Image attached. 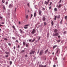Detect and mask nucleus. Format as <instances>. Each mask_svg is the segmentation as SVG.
Instances as JSON below:
<instances>
[{"mask_svg": "<svg viewBox=\"0 0 67 67\" xmlns=\"http://www.w3.org/2000/svg\"><path fill=\"white\" fill-rule=\"evenodd\" d=\"M4 24V23L3 22H2V24Z\"/></svg>", "mask_w": 67, "mask_h": 67, "instance_id": "obj_51", "label": "nucleus"}, {"mask_svg": "<svg viewBox=\"0 0 67 67\" xmlns=\"http://www.w3.org/2000/svg\"><path fill=\"white\" fill-rule=\"evenodd\" d=\"M62 22H63V20L62 19L61 21H60V24H62Z\"/></svg>", "mask_w": 67, "mask_h": 67, "instance_id": "obj_27", "label": "nucleus"}, {"mask_svg": "<svg viewBox=\"0 0 67 67\" xmlns=\"http://www.w3.org/2000/svg\"><path fill=\"white\" fill-rule=\"evenodd\" d=\"M33 16V14H31V16L30 17L31 18H32V17Z\"/></svg>", "mask_w": 67, "mask_h": 67, "instance_id": "obj_40", "label": "nucleus"}, {"mask_svg": "<svg viewBox=\"0 0 67 67\" xmlns=\"http://www.w3.org/2000/svg\"><path fill=\"white\" fill-rule=\"evenodd\" d=\"M28 18V15H27V16H26V19H27Z\"/></svg>", "mask_w": 67, "mask_h": 67, "instance_id": "obj_53", "label": "nucleus"}, {"mask_svg": "<svg viewBox=\"0 0 67 67\" xmlns=\"http://www.w3.org/2000/svg\"><path fill=\"white\" fill-rule=\"evenodd\" d=\"M42 10H43V11H44V10H45V9L44 8H42Z\"/></svg>", "mask_w": 67, "mask_h": 67, "instance_id": "obj_24", "label": "nucleus"}, {"mask_svg": "<svg viewBox=\"0 0 67 67\" xmlns=\"http://www.w3.org/2000/svg\"><path fill=\"white\" fill-rule=\"evenodd\" d=\"M31 41H32V40L31 39H30L29 40V42H30Z\"/></svg>", "mask_w": 67, "mask_h": 67, "instance_id": "obj_50", "label": "nucleus"}, {"mask_svg": "<svg viewBox=\"0 0 67 67\" xmlns=\"http://www.w3.org/2000/svg\"><path fill=\"white\" fill-rule=\"evenodd\" d=\"M66 32H67L66 31H65L63 33H64V34H66Z\"/></svg>", "mask_w": 67, "mask_h": 67, "instance_id": "obj_34", "label": "nucleus"}, {"mask_svg": "<svg viewBox=\"0 0 67 67\" xmlns=\"http://www.w3.org/2000/svg\"><path fill=\"white\" fill-rule=\"evenodd\" d=\"M35 38L33 40H32L31 42V43H33V42H34V41H35Z\"/></svg>", "mask_w": 67, "mask_h": 67, "instance_id": "obj_13", "label": "nucleus"}, {"mask_svg": "<svg viewBox=\"0 0 67 67\" xmlns=\"http://www.w3.org/2000/svg\"><path fill=\"white\" fill-rule=\"evenodd\" d=\"M61 2H62V0H60L59 2V3H61Z\"/></svg>", "mask_w": 67, "mask_h": 67, "instance_id": "obj_54", "label": "nucleus"}, {"mask_svg": "<svg viewBox=\"0 0 67 67\" xmlns=\"http://www.w3.org/2000/svg\"><path fill=\"white\" fill-rule=\"evenodd\" d=\"M57 46V45H55L53 47V49H54L55 48V47H56Z\"/></svg>", "mask_w": 67, "mask_h": 67, "instance_id": "obj_12", "label": "nucleus"}, {"mask_svg": "<svg viewBox=\"0 0 67 67\" xmlns=\"http://www.w3.org/2000/svg\"><path fill=\"white\" fill-rule=\"evenodd\" d=\"M40 38H41V37H40L38 38V41H39L40 40Z\"/></svg>", "mask_w": 67, "mask_h": 67, "instance_id": "obj_46", "label": "nucleus"}, {"mask_svg": "<svg viewBox=\"0 0 67 67\" xmlns=\"http://www.w3.org/2000/svg\"><path fill=\"white\" fill-rule=\"evenodd\" d=\"M35 29H34L32 30V32H31V33L32 34H34L35 33Z\"/></svg>", "mask_w": 67, "mask_h": 67, "instance_id": "obj_4", "label": "nucleus"}, {"mask_svg": "<svg viewBox=\"0 0 67 67\" xmlns=\"http://www.w3.org/2000/svg\"><path fill=\"white\" fill-rule=\"evenodd\" d=\"M10 65H11L12 64V62L11 61L10 62Z\"/></svg>", "mask_w": 67, "mask_h": 67, "instance_id": "obj_36", "label": "nucleus"}, {"mask_svg": "<svg viewBox=\"0 0 67 67\" xmlns=\"http://www.w3.org/2000/svg\"><path fill=\"white\" fill-rule=\"evenodd\" d=\"M8 44L9 46H11V44L10 43H9Z\"/></svg>", "mask_w": 67, "mask_h": 67, "instance_id": "obj_43", "label": "nucleus"}, {"mask_svg": "<svg viewBox=\"0 0 67 67\" xmlns=\"http://www.w3.org/2000/svg\"><path fill=\"white\" fill-rule=\"evenodd\" d=\"M14 49H15V46L14 47Z\"/></svg>", "mask_w": 67, "mask_h": 67, "instance_id": "obj_49", "label": "nucleus"}, {"mask_svg": "<svg viewBox=\"0 0 67 67\" xmlns=\"http://www.w3.org/2000/svg\"><path fill=\"white\" fill-rule=\"evenodd\" d=\"M51 9V6H50L49 7V9Z\"/></svg>", "mask_w": 67, "mask_h": 67, "instance_id": "obj_58", "label": "nucleus"}, {"mask_svg": "<svg viewBox=\"0 0 67 67\" xmlns=\"http://www.w3.org/2000/svg\"><path fill=\"white\" fill-rule=\"evenodd\" d=\"M58 50H57V52H56V54H57L58 53Z\"/></svg>", "mask_w": 67, "mask_h": 67, "instance_id": "obj_52", "label": "nucleus"}, {"mask_svg": "<svg viewBox=\"0 0 67 67\" xmlns=\"http://www.w3.org/2000/svg\"><path fill=\"white\" fill-rule=\"evenodd\" d=\"M25 52V51L23 50V51H21V53H23V52Z\"/></svg>", "mask_w": 67, "mask_h": 67, "instance_id": "obj_39", "label": "nucleus"}, {"mask_svg": "<svg viewBox=\"0 0 67 67\" xmlns=\"http://www.w3.org/2000/svg\"><path fill=\"white\" fill-rule=\"evenodd\" d=\"M48 49H47V50H46V51H45L44 54H46L47 53V52H48Z\"/></svg>", "mask_w": 67, "mask_h": 67, "instance_id": "obj_9", "label": "nucleus"}, {"mask_svg": "<svg viewBox=\"0 0 67 67\" xmlns=\"http://www.w3.org/2000/svg\"><path fill=\"white\" fill-rule=\"evenodd\" d=\"M5 57H6L7 58V57H9V55H6L5 56Z\"/></svg>", "mask_w": 67, "mask_h": 67, "instance_id": "obj_25", "label": "nucleus"}, {"mask_svg": "<svg viewBox=\"0 0 67 67\" xmlns=\"http://www.w3.org/2000/svg\"><path fill=\"white\" fill-rule=\"evenodd\" d=\"M52 54H53V55H54V52H53L52 53Z\"/></svg>", "mask_w": 67, "mask_h": 67, "instance_id": "obj_63", "label": "nucleus"}, {"mask_svg": "<svg viewBox=\"0 0 67 67\" xmlns=\"http://www.w3.org/2000/svg\"><path fill=\"white\" fill-rule=\"evenodd\" d=\"M0 19H1V20L2 19V17L0 16Z\"/></svg>", "mask_w": 67, "mask_h": 67, "instance_id": "obj_45", "label": "nucleus"}, {"mask_svg": "<svg viewBox=\"0 0 67 67\" xmlns=\"http://www.w3.org/2000/svg\"><path fill=\"white\" fill-rule=\"evenodd\" d=\"M40 52V50H38V52H37V54H38V53H39V52Z\"/></svg>", "mask_w": 67, "mask_h": 67, "instance_id": "obj_47", "label": "nucleus"}, {"mask_svg": "<svg viewBox=\"0 0 67 67\" xmlns=\"http://www.w3.org/2000/svg\"><path fill=\"white\" fill-rule=\"evenodd\" d=\"M52 2H50L49 4V5L51 6V5H52Z\"/></svg>", "mask_w": 67, "mask_h": 67, "instance_id": "obj_22", "label": "nucleus"}, {"mask_svg": "<svg viewBox=\"0 0 67 67\" xmlns=\"http://www.w3.org/2000/svg\"><path fill=\"white\" fill-rule=\"evenodd\" d=\"M27 11L28 12H30V11L29 10H28Z\"/></svg>", "mask_w": 67, "mask_h": 67, "instance_id": "obj_64", "label": "nucleus"}, {"mask_svg": "<svg viewBox=\"0 0 67 67\" xmlns=\"http://www.w3.org/2000/svg\"><path fill=\"white\" fill-rule=\"evenodd\" d=\"M3 25H0V27H1V26H3Z\"/></svg>", "mask_w": 67, "mask_h": 67, "instance_id": "obj_55", "label": "nucleus"}, {"mask_svg": "<svg viewBox=\"0 0 67 67\" xmlns=\"http://www.w3.org/2000/svg\"><path fill=\"white\" fill-rule=\"evenodd\" d=\"M51 24L52 25H54V22H53V20L52 21Z\"/></svg>", "mask_w": 67, "mask_h": 67, "instance_id": "obj_17", "label": "nucleus"}, {"mask_svg": "<svg viewBox=\"0 0 67 67\" xmlns=\"http://www.w3.org/2000/svg\"><path fill=\"white\" fill-rule=\"evenodd\" d=\"M57 29H55L54 30V32H55V33L56 32H57Z\"/></svg>", "mask_w": 67, "mask_h": 67, "instance_id": "obj_20", "label": "nucleus"}, {"mask_svg": "<svg viewBox=\"0 0 67 67\" xmlns=\"http://www.w3.org/2000/svg\"><path fill=\"white\" fill-rule=\"evenodd\" d=\"M29 24H27L26 25H25L24 26V29H27V28H28V26H29Z\"/></svg>", "mask_w": 67, "mask_h": 67, "instance_id": "obj_3", "label": "nucleus"}, {"mask_svg": "<svg viewBox=\"0 0 67 67\" xmlns=\"http://www.w3.org/2000/svg\"><path fill=\"white\" fill-rule=\"evenodd\" d=\"M58 37L59 38H60V35H59L58 36Z\"/></svg>", "mask_w": 67, "mask_h": 67, "instance_id": "obj_33", "label": "nucleus"}, {"mask_svg": "<svg viewBox=\"0 0 67 67\" xmlns=\"http://www.w3.org/2000/svg\"><path fill=\"white\" fill-rule=\"evenodd\" d=\"M19 24H21V22H19Z\"/></svg>", "mask_w": 67, "mask_h": 67, "instance_id": "obj_62", "label": "nucleus"}, {"mask_svg": "<svg viewBox=\"0 0 67 67\" xmlns=\"http://www.w3.org/2000/svg\"><path fill=\"white\" fill-rule=\"evenodd\" d=\"M12 38L13 40H15V38L14 37H12Z\"/></svg>", "mask_w": 67, "mask_h": 67, "instance_id": "obj_28", "label": "nucleus"}, {"mask_svg": "<svg viewBox=\"0 0 67 67\" xmlns=\"http://www.w3.org/2000/svg\"><path fill=\"white\" fill-rule=\"evenodd\" d=\"M57 18V16H54V20H56Z\"/></svg>", "mask_w": 67, "mask_h": 67, "instance_id": "obj_16", "label": "nucleus"}, {"mask_svg": "<svg viewBox=\"0 0 67 67\" xmlns=\"http://www.w3.org/2000/svg\"><path fill=\"white\" fill-rule=\"evenodd\" d=\"M16 42H17L18 43L19 42V41H18V40H16Z\"/></svg>", "mask_w": 67, "mask_h": 67, "instance_id": "obj_61", "label": "nucleus"}, {"mask_svg": "<svg viewBox=\"0 0 67 67\" xmlns=\"http://www.w3.org/2000/svg\"><path fill=\"white\" fill-rule=\"evenodd\" d=\"M20 32L21 34H23V33H24V32L23 31V30H22L21 29H20Z\"/></svg>", "mask_w": 67, "mask_h": 67, "instance_id": "obj_6", "label": "nucleus"}, {"mask_svg": "<svg viewBox=\"0 0 67 67\" xmlns=\"http://www.w3.org/2000/svg\"><path fill=\"white\" fill-rule=\"evenodd\" d=\"M25 57H27V54H26V55H25Z\"/></svg>", "mask_w": 67, "mask_h": 67, "instance_id": "obj_60", "label": "nucleus"}, {"mask_svg": "<svg viewBox=\"0 0 67 67\" xmlns=\"http://www.w3.org/2000/svg\"><path fill=\"white\" fill-rule=\"evenodd\" d=\"M20 46H19V45H18V48H20Z\"/></svg>", "mask_w": 67, "mask_h": 67, "instance_id": "obj_42", "label": "nucleus"}, {"mask_svg": "<svg viewBox=\"0 0 67 67\" xmlns=\"http://www.w3.org/2000/svg\"><path fill=\"white\" fill-rule=\"evenodd\" d=\"M9 8H11L12 7H13V5L12 4H10L9 5Z\"/></svg>", "mask_w": 67, "mask_h": 67, "instance_id": "obj_7", "label": "nucleus"}, {"mask_svg": "<svg viewBox=\"0 0 67 67\" xmlns=\"http://www.w3.org/2000/svg\"><path fill=\"white\" fill-rule=\"evenodd\" d=\"M16 8H15V12L16 11Z\"/></svg>", "mask_w": 67, "mask_h": 67, "instance_id": "obj_44", "label": "nucleus"}, {"mask_svg": "<svg viewBox=\"0 0 67 67\" xmlns=\"http://www.w3.org/2000/svg\"><path fill=\"white\" fill-rule=\"evenodd\" d=\"M8 2H6V3H5V4H6V5H7L8 4Z\"/></svg>", "mask_w": 67, "mask_h": 67, "instance_id": "obj_41", "label": "nucleus"}, {"mask_svg": "<svg viewBox=\"0 0 67 67\" xmlns=\"http://www.w3.org/2000/svg\"><path fill=\"white\" fill-rule=\"evenodd\" d=\"M60 17V15H59L58 16L57 18L58 19H59Z\"/></svg>", "mask_w": 67, "mask_h": 67, "instance_id": "obj_19", "label": "nucleus"}, {"mask_svg": "<svg viewBox=\"0 0 67 67\" xmlns=\"http://www.w3.org/2000/svg\"><path fill=\"white\" fill-rule=\"evenodd\" d=\"M31 52H32V54H34V53H35V51H31Z\"/></svg>", "mask_w": 67, "mask_h": 67, "instance_id": "obj_32", "label": "nucleus"}, {"mask_svg": "<svg viewBox=\"0 0 67 67\" xmlns=\"http://www.w3.org/2000/svg\"><path fill=\"white\" fill-rule=\"evenodd\" d=\"M32 54V51L30 53V54Z\"/></svg>", "mask_w": 67, "mask_h": 67, "instance_id": "obj_57", "label": "nucleus"}, {"mask_svg": "<svg viewBox=\"0 0 67 67\" xmlns=\"http://www.w3.org/2000/svg\"><path fill=\"white\" fill-rule=\"evenodd\" d=\"M26 47H28V45L27 44H26Z\"/></svg>", "mask_w": 67, "mask_h": 67, "instance_id": "obj_48", "label": "nucleus"}, {"mask_svg": "<svg viewBox=\"0 0 67 67\" xmlns=\"http://www.w3.org/2000/svg\"><path fill=\"white\" fill-rule=\"evenodd\" d=\"M44 25H46V22H45L44 23Z\"/></svg>", "mask_w": 67, "mask_h": 67, "instance_id": "obj_31", "label": "nucleus"}, {"mask_svg": "<svg viewBox=\"0 0 67 67\" xmlns=\"http://www.w3.org/2000/svg\"><path fill=\"white\" fill-rule=\"evenodd\" d=\"M42 20L43 21H45V20H46V18L44 16L42 18Z\"/></svg>", "mask_w": 67, "mask_h": 67, "instance_id": "obj_10", "label": "nucleus"}, {"mask_svg": "<svg viewBox=\"0 0 67 67\" xmlns=\"http://www.w3.org/2000/svg\"><path fill=\"white\" fill-rule=\"evenodd\" d=\"M43 53H44L43 50H41V51L40 52V54L42 55L43 54Z\"/></svg>", "mask_w": 67, "mask_h": 67, "instance_id": "obj_8", "label": "nucleus"}, {"mask_svg": "<svg viewBox=\"0 0 67 67\" xmlns=\"http://www.w3.org/2000/svg\"><path fill=\"white\" fill-rule=\"evenodd\" d=\"M36 12H35L34 13V17H35V16H36Z\"/></svg>", "mask_w": 67, "mask_h": 67, "instance_id": "obj_18", "label": "nucleus"}, {"mask_svg": "<svg viewBox=\"0 0 67 67\" xmlns=\"http://www.w3.org/2000/svg\"><path fill=\"white\" fill-rule=\"evenodd\" d=\"M54 10L55 12L56 11H57V8H54Z\"/></svg>", "mask_w": 67, "mask_h": 67, "instance_id": "obj_15", "label": "nucleus"}, {"mask_svg": "<svg viewBox=\"0 0 67 67\" xmlns=\"http://www.w3.org/2000/svg\"><path fill=\"white\" fill-rule=\"evenodd\" d=\"M42 13H41V10L39 11V15H41V14Z\"/></svg>", "mask_w": 67, "mask_h": 67, "instance_id": "obj_21", "label": "nucleus"}, {"mask_svg": "<svg viewBox=\"0 0 67 67\" xmlns=\"http://www.w3.org/2000/svg\"><path fill=\"white\" fill-rule=\"evenodd\" d=\"M3 8L4 10H5V6H3Z\"/></svg>", "mask_w": 67, "mask_h": 67, "instance_id": "obj_29", "label": "nucleus"}, {"mask_svg": "<svg viewBox=\"0 0 67 67\" xmlns=\"http://www.w3.org/2000/svg\"><path fill=\"white\" fill-rule=\"evenodd\" d=\"M13 27L14 29V30L15 29V26H13Z\"/></svg>", "mask_w": 67, "mask_h": 67, "instance_id": "obj_26", "label": "nucleus"}, {"mask_svg": "<svg viewBox=\"0 0 67 67\" xmlns=\"http://www.w3.org/2000/svg\"><path fill=\"white\" fill-rule=\"evenodd\" d=\"M50 1L49 0H48V1H47H47H45L44 2V3L45 4H46V5L48 4V3H49V2Z\"/></svg>", "mask_w": 67, "mask_h": 67, "instance_id": "obj_2", "label": "nucleus"}, {"mask_svg": "<svg viewBox=\"0 0 67 67\" xmlns=\"http://www.w3.org/2000/svg\"><path fill=\"white\" fill-rule=\"evenodd\" d=\"M57 42H60V40H59L58 41H57Z\"/></svg>", "mask_w": 67, "mask_h": 67, "instance_id": "obj_23", "label": "nucleus"}, {"mask_svg": "<svg viewBox=\"0 0 67 67\" xmlns=\"http://www.w3.org/2000/svg\"><path fill=\"white\" fill-rule=\"evenodd\" d=\"M59 35V34L57 33L56 32L55 34H54L53 35V36H58Z\"/></svg>", "mask_w": 67, "mask_h": 67, "instance_id": "obj_1", "label": "nucleus"}, {"mask_svg": "<svg viewBox=\"0 0 67 67\" xmlns=\"http://www.w3.org/2000/svg\"><path fill=\"white\" fill-rule=\"evenodd\" d=\"M26 44V43L24 41L23 42V44L24 46H25V44Z\"/></svg>", "mask_w": 67, "mask_h": 67, "instance_id": "obj_14", "label": "nucleus"}, {"mask_svg": "<svg viewBox=\"0 0 67 67\" xmlns=\"http://www.w3.org/2000/svg\"><path fill=\"white\" fill-rule=\"evenodd\" d=\"M53 67H56V65H53Z\"/></svg>", "mask_w": 67, "mask_h": 67, "instance_id": "obj_56", "label": "nucleus"}, {"mask_svg": "<svg viewBox=\"0 0 67 67\" xmlns=\"http://www.w3.org/2000/svg\"><path fill=\"white\" fill-rule=\"evenodd\" d=\"M63 6V5L61 4H60L58 6V8H60L61 7H62Z\"/></svg>", "mask_w": 67, "mask_h": 67, "instance_id": "obj_11", "label": "nucleus"}, {"mask_svg": "<svg viewBox=\"0 0 67 67\" xmlns=\"http://www.w3.org/2000/svg\"><path fill=\"white\" fill-rule=\"evenodd\" d=\"M5 53L7 54H9V52H6Z\"/></svg>", "mask_w": 67, "mask_h": 67, "instance_id": "obj_35", "label": "nucleus"}, {"mask_svg": "<svg viewBox=\"0 0 67 67\" xmlns=\"http://www.w3.org/2000/svg\"><path fill=\"white\" fill-rule=\"evenodd\" d=\"M2 2H3V3H4L5 2V1L3 0H2Z\"/></svg>", "mask_w": 67, "mask_h": 67, "instance_id": "obj_30", "label": "nucleus"}, {"mask_svg": "<svg viewBox=\"0 0 67 67\" xmlns=\"http://www.w3.org/2000/svg\"><path fill=\"white\" fill-rule=\"evenodd\" d=\"M46 66L47 65H45L44 66L42 65H39V67H46Z\"/></svg>", "mask_w": 67, "mask_h": 67, "instance_id": "obj_5", "label": "nucleus"}, {"mask_svg": "<svg viewBox=\"0 0 67 67\" xmlns=\"http://www.w3.org/2000/svg\"><path fill=\"white\" fill-rule=\"evenodd\" d=\"M4 39L5 41H8V40H7V38H4Z\"/></svg>", "mask_w": 67, "mask_h": 67, "instance_id": "obj_38", "label": "nucleus"}, {"mask_svg": "<svg viewBox=\"0 0 67 67\" xmlns=\"http://www.w3.org/2000/svg\"><path fill=\"white\" fill-rule=\"evenodd\" d=\"M67 16H65V19L66 20H67Z\"/></svg>", "mask_w": 67, "mask_h": 67, "instance_id": "obj_37", "label": "nucleus"}, {"mask_svg": "<svg viewBox=\"0 0 67 67\" xmlns=\"http://www.w3.org/2000/svg\"><path fill=\"white\" fill-rule=\"evenodd\" d=\"M27 5L28 6H29V3H28L27 4Z\"/></svg>", "mask_w": 67, "mask_h": 67, "instance_id": "obj_59", "label": "nucleus"}]
</instances>
